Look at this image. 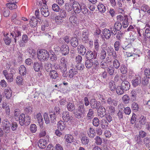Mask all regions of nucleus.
I'll list each match as a JSON object with an SVG mask.
<instances>
[{"instance_id":"1","label":"nucleus","mask_w":150,"mask_h":150,"mask_svg":"<svg viewBox=\"0 0 150 150\" xmlns=\"http://www.w3.org/2000/svg\"><path fill=\"white\" fill-rule=\"evenodd\" d=\"M38 57L40 61H44L48 59L49 54L47 51L46 50H41L37 53Z\"/></svg>"},{"instance_id":"2","label":"nucleus","mask_w":150,"mask_h":150,"mask_svg":"<svg viewBox=\"0 0 150 150\" xmlns=\"http://www.w3.org/2000/svg\"><path fill=\"white\" fill-rule=\"evenodd\" d=\"M97 56V52L95 50L92 51L89 50L86 53V57L87 59H91L93 60L96 58Z\"/></svg>"},{"instance_id":"3","label":"nucleus","mask_w":150,"mask_h":150,"mask_svg":"<svg viewBox=\"0 0 150 150\" xmlns=\"http://www.w3.org/2000/svg\"><path fill=\"white\" fill-rule=\"evenodd\" d=\"M81 5L77 2L74 1L73 2L72 5V9L75 13H79L81 12Z\"/></svg>"},{"instance_id":"4","label":"nucleus","mask_w":150,"mask_h":150,"mask_svg":"<svg viewBox=\"0 0 150 150\" xmlns=\"http://www.w3.org/2000/svg\"><path fill=\"white\" fill-rule=\"evenodd\" d=\"M122 82L120 85L125 91L129 90L130 87V84L129 82L126 80L125 77L121 79Z\"/></svg>"},{"instance_id":"5","label":"nucleus","mask_w":150,"mask_h":150,"mask_svg":"<svg viewBox=\"0 0 150 150\" xmlns=\"http://www.w3.org/2000/svg\"><path fill=\"white\" fill-rule=\"evenodd\" d=\"M2 124L5 132H6V133H8L10 131L11 126V124L9 121L7 119H5L3 121Z\"/></svg>"},{"instance_id":"6","label":"nucleus","mask_w":150,"mask_h":150,"mask_svg":"<svg viewBox=\"0 0 150 150\" xmlns=\"http://www.w3.org/2000/svg\"><path fill=\"white\" fill-rule=\"evenodd\" d=\"M101 105L100 107L99 108L98 110L97 114L98 116L102 118L104 117L106 115V110L104 107L105 105Z\"/></svg>"},{"instance_id":"7","label":"nucleus","mask_w":150,"mask_h":150,"mask_svg":"<svg viewBox=\"0 0 150 150\" xmlns=\"http://www.w3.org/2000/svg\"><path fill=\"white\" fill-rule=\"evenodd\" d=\"M142 82L141 78L139 75H136L134 79L132 80V82L133 86L136 87Z\"/></svg>"},{"instance_id":"8","label":"nucleus","mask_w":150,"mask_h":150,"mask_svg":"<svg viewBox=\"0 0 150 150\" xmlns=\"http://www.w3.org/2000/svg\"><path fill=\"white\" fill-rule=\"evenodd\" d=\"M144 32L143 35L144 36V39L142 40V42L145 43L147 40V38H150V28H147L146 29H144Z\"/></svg>"},{"instance_id":"9","label":"nucleus","mask_w":150,"mask_h":150,"mask_svg":"<svg viewBox=\"0 0 150 150\" xmlns=\"http://www.w3.org/2000/svg\"><path fill=\"white\" fill-rule=\"evenodd\" d=\"M77 50L79 54H80L82 56H84L86 53V49L82 45H79L77 46Z\"/></svg>"},{"instance_id":"10","label":"nucleus","mask_w":150,"mask_h":150,"mask_svg":"<svg viewBox=\"0 0 150 150\" xmlns=\"http://www.w3.org/2000/svg\"><path fill=\"white\" fill-rule=\"evenodd\" d=\"M11 38V37L13 38L14 42L16 43V42L17 39L16 38L18 37L21 36V32L18 30H16L15 32H13L10 33Z\"/></svg>"},{"instance_id":"11","label":"nucleus","mask_w":150,"mask_h":150,"mask_svg":"<svg viewBox=\"0 0 150 150\" xmlns=\"http://www.w3.org/2000/svg\"><path fill=\"white\" fill-rule=\"evenodd\" d=\"M60 50L62 54L64 55H67L69 53V47L66 45H63L60 49Z\"/></svg>"},{"instance_id":"12","label":"nucleus","mask_w":150,"mask_h":150,"mask_svg":"<svg viewBox=\"0 0 150 150\" xmlns=\"http://www.w3.org/2000/svg\"><path fill=\"white\" fill-rule=\"evenodd\" d=\"M62 118L64 121L67 122L71 120L72 118L71 116H69V112L68 111H64L63 112Z\"/></svg>"},{"instance_id":"13","label":"nucleus","mask_w":150,"mask_h":150,"mask_svg":"<svg viewBox=\"0 0 150 150\" xmlns=\"http://www.w3.org/2000/svg\"><path fill=\"white\" fill-rule=\"evenodd\" d=\"M91 108L93 109H96L97 110L101 105L99 101L94 100L93 101H91L90 103Z\"/></svg>"},{"instance_id":"14","label":"nucleus","mask_w":150,"mask_h":150,"mask_svg":"<svg viewBox=\"0 0 150 150\" xmlns=\"http://www.w3.org/2000/svg\"><path fill=\"white\" fill-rule=\"evenodd\" d=\"M41 12L42 14L44 17H47L49 15V11L47 8H46L45 6H43L41 9Z\"/></svg>"},{"instance_id":"15","label":"nucleus","mask_w":150,"mask_h":150,"mask_svg":"<svg viewBox=\"0 0 150 150\" xmlns=\"http://www.w3.org/2000/svg\"><path fill=\"white\" fill-rule=\"evenodd\" d=\"M50 79H55L59 77V74L55 70H52L50 71L49 75Z\"/></svg>"},{"instance_id":"16","label":"nucleus","mask_w":150,"mask_h":150,"mask_svg":"<svg viewBox=\"0 0 150 150\" xmlns=\"http://www.w3.org/2000/svg\"><path fill=\"white\" fill-rule=\"evenodd\" d=\"M38 19L35 16H33L31 18L30 24L31 27H35L37 25L38 21H39Z\"/></svg>"},{"instance_id":"17","label":"nucleus","mask_w":150,"mask_h":150,"mask_svg":"<svg viewBox=\"0 0 150 150\" xmlns=\"http://www.w3.org/2000/svg\"><path fill=\"white\" fill-rule=\"evenodd\" d=\"M102 33L103 36L106 39H108L110 38L111 34L109 29L105 28Z\"/></svg>"},{"instance_id":"18","label":"nucleus","mask_w":150,"mask_h":150,"mask_svg":"<svg viewBox=\"0 0 150 150\" xmlns=\"http://www.w3.org/2000/svg\"><path fill=\"white\" fill-rule=\"evenodd\" d=\"M49 24L48 22L46 21L45 23H44V24L42 25V30L43 31H45V32L43 33H44V34L45 35H49L48 33L45 32H47L48 30H49Z\"/></svg>"},{"instance_id":"19","label":"nucleus","mask_w":150,"mask_h":150,"mask_svg":"<svg viewBox=\"0 0 150 150\" xmlns=\"http://www.w3.org/2000/svg\"><path fill=\"white\" fill-rule=\"evenodd\" d=\"M87 134L89 137L94 138L96 134L95 130L92 128H89L87 131Z\"/></svg>"},{"instance_id":"20","label":"nucleus","mask_w":150,"mask_h":150,"mask_svg":"<svg viewBox=\"0 0 150 150\" xmlns=\"http://www.w3.org/2000/svg\"><path fill=\"white\" fill-rule=\"evenodd\" d=\"M81 140L82 144L86 146H88V144L89 142V139L86 136H83L81 139Z\"/></svg>"},{"instance_id":"21","label":"nucleus","mask_w":150,"mask_h":150,"mask_svg":"<svg viewBox=\"0 0 150 150\" xmlns=\"http://www.w3.org/2000/svg\"><path fill=\"white\" fill-rule=\"evenodd\" d=\"M78 111L83 115L86 112V108L83 103H81V104L80 103L78 107Z\"/></svg>"},{"instance_id":"22","label":"nucleus","mask_w":150,"mask_h":150,"mask_svg":"<svg viewBox=\"0 0 150 150\" xmlns=\"http://www.w3.org/2000/svg\"><path fill=\"white\" fill-rule=\"evenodd\" d=\"M93 64V60L91 59H87L85 62V65L86 67L88 69L91 68Z\"/></svg>"},{"instance_id":"23","label":"nucleus","mask_w":150,"mask_h":150,"mask_svg":"<svg viewBox=\"0 0 150 150\" xmlns=\"http://www.w3.org/2000/svg\"><path fill=\"white\" fill-rule=\"evenodd\" d=\"M78 73L77 69L75 68H72L70 69L69 72V77L71 78L74 77V76L76 75Z\"/></svg>"},{"instance_id":"24","label":"nucleus","mask_w":150,"mask_h":150,"mask_svg":"<svg viewBox=\"0 0 150 150\" xmlns=\"http://www.w3.org/2000/svg\"><path fill=\"white\" fill-rule=\"evenodd\" d=\"M71 44L72 47H77L79 44V40L76 38L74 37L71 39L70 40Z\"/></svg>"},{"instance_id":"25","label":"nucleus","mask_w":150,"mask_h":150,"mask_svg":"<svg viewBox=\"0 0 150 150\" xmlns=\"http://www.w3.org/2000/svg\"><path fill=\"white\" fill-rule=\"evenodd\" d=\"M35 118L37 119V121L39 125L41 126L43 123V120L41 114L40 112L38 113L36 115Z\"/></svg>"},{"instance_id":"26","label":"nucleus","mask_w":150,"mask_h":150,"mask_svg":"<svg viewBox=\"0 0 150 150\" xmlns=\"http://www.w3.org/2000/svg\"><path fill=\"white\" fill-rule=\"evenodd\" d=\"M38 146L41 149H44L46 147V142L42 139H40L38 142Z\"/></svg>"},{"instance_id":"27","label":"nucleus","mask_w":150,"mask_h":150,"mask_svg":"<svg viewBox=\"0 0 150 150\" xmlns=\"http://www.w3.org/2000/svg\"><path fill=\"white\" fill-rule=\"evenodd\" d=\"M19 73L21 75L24 76L26 73V68L24 65H21L19 68Z\"/></svg>"},{"instance_id":"28","label":"nucleus","mask_w":150,"mask_h":150,"mask_svg":"<svg viewBox=\"0 0 150 150\" xmlns=\"http://www.w3.org/2000/svg\"><path fill=\"white\" fill-rule=\"evenodd\" d=\"M115 90L117 93L120 95L123 94L125 91L120 85L117 86Z\"/></svg>"},{"instance_id":"29","label":"nucleus","mask_w":150,"mask_h":150,"mask_svg":"<svg viewBox=\"0 0 150 150\" xmlns=\"http://www.w3.org/2000/svg\"><path fill=\"white\" fill-rule=\"evenodd\" d=\"M109 124L106 120L103 119L100 122V125L103 129H107L108 127Z\"/></svg>"},{"instance_id":"30","label":"nucleus","mask_w":150,"mask_h":150,"mask_svg":"<svg viewBox=\"0 0 150 150\" xmlns=\"http://www.w3.org/2000/svg\"><path fill=\"white\" fill-rule=\"evenodd\" d=\"M67 108L69 111L72 112L75 109V106L74 103L69 102L67 105Z\"/></svg>"},{"instance_id":"31","label":"nucleus","mask_w":150,"mask_h":150,"mask_svg":"<svg viewBox=\"0 0 150 150\" xmlns=\"http://www.w3.org/2000/svg\"><path fill=\"white\" fill-rule=\"evenodd\" d=\"M52 64L49 62H46L45 63L44 68L47 72L50 71L52 69Z\"/></svg>"},{"instance_id":"32","label":"nucleus","mask_w":150,"mask_h":150,"mask_svg":"<svg viewBox=\"0 0 150 150\" xmlns=\"http://www.w3.org/2000/svg\"><path fill=\"white\" fill-rule=\"evenodd\" d=\"M69 21L73 25H74L77 23V18L75 16H72L69 18Z\"/></svg>"},{"instance_id":"33","label":"nucleus","mask_w":150,"mask_h":150,"mask_svg":"<svg viewBox=\"0 0 150 150\" xmlns=\"http://www.w3.org/2000/svg\"><path fill=\"white\" fill-rule=\"evenodd\" d=\"M97 6L98 10L101 13H104L106 10V7L102 4H99Z\"/></svg>"},{"instance_id":"34","label":"nucleus","mask_w":150,"mask_h":150,"mask_svg":"<svg viewBox=\"0 0 150 150\" xmlns=\"http://www.w3.org/2000/svg\"><path fill=\"white\" fill-rule=\"evenodd\" d=\"M25 116L23 113L21 114L19 117V122L21 126L25 124Z\"/></svg>"},{"instance_id":"35","label":"nucleus","mask_w":150,"mask_h":150,"mask_svg":"<svg viewBox=\"0 0 150 150\" xmlns=\"http://www.w3.org/2000/svg\"><path fill=\"white\" fill-rule=\"evenodd\" d=\"M41 66L40 63L36 62L34 63L33 67L34 70L36 71H39L40 70Z\"/></svg>"},{"instance_id":"36","label":"nucleus","mask_w":150,"mask_h":150,"mask_svg":"<svg viewBox=\"0 0 150 150\" xmlns=\"http://www.w3.org/2000/svg\"><path fill=\"white\" fill-rule=\"evenodd\" d=\"M15 3V2H11L6 4V5L11 10L16 9L17 7V6Z\"/></svg>"},{"instance_id":"37","label":"nucleus","mask_w":150,"mask_h":150,"mask_svg":"<svg viewBox=\"0 0 150 150\" xmlns=\"http://www.w3.org/2000/svg\"><path fill=\"white\" fill-rule=\"evenodd\" d=\"M107 103L110 105H114L116 106L117 104V102L116 100L111 98H108L107 99Z\"/></svg>"},{"instance_id":"38","label":"nucleus","mask_w":150,"mask_h":150,"mask_svg":"<svg viewBox=\"0 0 150 150\" xmlns=\"http://www.w3.org/2000/svg\"><path fill=\"white\" fill-rule=\"evenodd\" d=\"M4 93L6 96V97L7 98H9L11 96L12 92L11 90L9 88H7L5 90Z\"/></svg>"},{"instance_id":"39","label":"nucleus","mask_w":150,"mask_h":150,"mask_svg":"<svg viewBox=\"0 0 150 150\" xmlns=\"http://www.w3.org/2000/svg\"><path fill=\"white\" fill-rule=\"evenodd\" d=\"M81 11L84 14H86L88 13V10L87 7L83 3L81 5Z\"/></svg>"},{"instance_id":"40","label":"nucleus","mask_w":150,"mask_h":150,"mask_svg":"<svg viewBox=\"0 0 150 150\" xmlns=\"http://www.w3.org/2000/svg\"><path fill=\"white\" fill-rule=\"evenodd\" d=\"M65 139L66 142L68 143H71L73 141V137L70 134L66 135L65 136Z\"/></svg>"},{"instance_id":"41","label":"nucleus","mask_w":150,"mask_h":150,"mask_svg":"<svg viewBox=\"0 0 150 150\" xmlns=\"http://www.w3.org/2000/svg\"><path fill=\"white\" fill-rule=\"evenodd\" d=\"M106 55V53L104 49H103L100 54L99 58L100 60H103L105 58Z\"/></svg>"},{"instance_id":"42","label":"nucleus","mask_w":150,"mask_h":150,"mask_svg":"<svg viewBox=\"0 0 150 150\" xmlns=\"http://www.w3.org/2000/svg\"><path fill=\"white\" fill-rule=\"evenodd\" d=\"M92 123L94 126L96 127H98L100 124L99 119L97 117H95L93 120Z\"/></svg>"},{"instance_id":"43","label":"nucleus","mask_w":150,"mask_h":150,"mask_svg":"<svg viewBox=\"0 0 150 150\" xmlns=\"http://www.w3.org/2000/svg\"><path fill=\"white\" fill-rule=\"evenodd\" d=\"M146 117L143 115H141L139 119V123L142 125H144L146 124Z\"/></svg>"},{"instance_id":"44","label":"nucleus","mask_w":150,"mask_h":150,"mask_svg":"<svg viewBox=\"0 0 150 150\" xmlns=\"http://www.w3.org/2000/svg\"><path fill=\"white\" fill-rule=\"evenodd\" d=\"M50 116L51 122L53 123H55L57 121V119L56 116L55 112H53L52 114H50Z\"/></svg>"},{"instance_id":"45","label":"nucleus","mask_w":150,"mask_h":150,"mask_svg":"<svg viewBox=\"0 0 150 150\" xmlns=\"http://www.w3.org/2000/svg\"><path fill=\"white\" fill-rule=\"evenodd\" d=\"M113 27L115 28V29L117 31H120L121 29L122 25L120 22L117 21L114 23Z\"/></svg>"},{"instance_id":"46","label":"nucleus","mask_w":150,"mask_h":150,"mask_svg":"<svg viewBox=\"0 0 150 150\" xmlns=\"http://www.w3.org/2000/svg\"><path fill=\"white\" fill-rule=\"evenodd\" d=\"M4 16L5 17H8L10 14V11L8 8H4L2 10Z\"/></svg>"},{"instance_id":"47","label":"nucleus","mask_w":150,"mask_h":150,"mask_svg":"<svg viewBox=\"0 0 150 150\" xmlns=\"http://www.w3.org/2000/svg\"><path fill=\"white\" fill-rule=\"evenodd\" d=\"M65 124L64 122L62 121H59L58 123V129H60L62 130L64 129L65 128Z\"/></svg>"},{"instance_id":"48","label":"nucleus","mask_w":150,"mask_h":150,"mask_svg":"<svg viewBox=\"0 0 150 150\" xmlns=\"http://www.w3.org/2000/svg\"><path fill=\"white\" fill-rule=\"evenodd\" d=\"M67 64H60L59 66V69L63 73H65L67 71Z\"/></svg>"},{"instance_id":"49","label":"nucleus","mask_w":150,"mask_h":150,"mask_svg":"<svg viewBox=\"0 0 150 150\" xmlns=\"http://www.w3.org/2000/svg\"><path fill=\"white\" fill-rule=\"evenodd\" d=\"M122 100L125 103L127 104L129 103L130 98L126 94L123 96Z\"/></svg>"},{"instance_id":"50","label":"nucleus","mask_w":150,"mask_h":150,"mask_svg":"<svg viewBox=\"0 0 150 150\" xmlns=\"http://www.w3.org/2000/svg\"><path fill=\"white\" fill-rule=\"evenodd\" d=\"M114 68L113 67H110L108 68L107 69V72L110 76H112L114 74Z\"/></svg>"},{"instance_id":"51","label":"nucleus","mask_w":150,"mask_h":150,"mask_svg":"<svg viewBox=\"0 0 150 150\" xmlns=\"http://www.w3.org/2000/svg\"><path fill=\"white\" fill-rule=\"evenodd\" d=\"M131 100L133 102L136 100V92L134 90L132 91L130 93Z\"/></svg>"},{"instance_id":"52","label":"nucleus","mask_w":150,"mask_h":150,"mask_svg":"<svg viewBox=\"0 0 150 150\" xmlns=\"http://www.w3.org/2000/svg\"><path fill=\"white\" fill-rule=\"evenodd\" d=\"M87 117L89 119H92L93 117L94 112L92 109H89L87 115Z\"/></svg>"},{"instance_id":"53","label":"nucleus","mask_w":150,"mask_h":150,"mask_svg":"<svg viewBox=\"0 0 150 150\" xmlns=\"http://www.w3.org/2000/svg\"><path fill=\"white\" fill-rule=\"evenodd\" d=\"M63 18L60 16L59 15L57 16L55 18V22L57 24H60L63 22Z\"/></svg>"},{"instance_id":"54","label":"nucleus","mask_w":150,"mask_h":150,"mask_svg":"<svg viewBox=\"0 0 150 150\" xmlns=\"http://www.w3.org/2000/svg\"><path fill=\"white\" fill-rule=\"evenodd\" d=\"M137 32L138 34L139 35V36L138 37L139 40L142 42L143 40L142 39V34L143 35V33L144 32V30L141 29L139 30H138Z\"/></svg>"},{"instance_id":"55","label":"nucleus","mask_w":150,"mask_h":150,"mask_svg":"<svg viewBox=\"0 0 150 150\" xmlns=\"http://www.w3.org/2000/svg\"><path fill=\"white\" fill-rule=\"evenodd\" d=\"M113 64V67L116 69H118L120 67V62L117 59H115L114 60Z\"/></svg>"},{"instance_id":"56","label":"nucleus","mask_w":150,"mask_h":150,"mask_svg":"<svg viewBox=\"0 0 150 150\" xmlns=\"http://www.w3.org/2000/svg\"><path fill=\"white\" fill-rule=\"evenodd\" d=\"M132 110L135 111L136 112L139 110V107L137 103L134 102L132 105Z\"/></svg>"},{"instance_id":"57","label":"nucleus","mask_w":150,"mask_h":150,"mask_svg":"<svg viewBox=\"0 0 150 150\" xmlns=\"http://www.w3.org/2000/svg\"><path fill=\"white\" fill-rule=\"evenodd\" d=\"M121 43L119 41H116L114 44V47L115 51H118L120 48Z\"/></svg>"},{"instance_id":"58","label":"nucleus","mask_w":150,"mask_h":150,"mask_svg":"<svg viewBox=\"0 0 150 150\" xmlns=\"http://www.w3.org/2000/svg\"><path fill=\"white\" fill-rule=\"evenodd\" d=\"M59 14V16L63 18H65L67 16V13L66 11L62 9H60Z\"/></svg>"},{"instance_id":"59","label":"nucleus","mask_w":150,"mask_h":150,"mask_svg":"<svg viewBox=\"0 0 150 150\" xmlns=\"http://www.w3.org/2000/svg\"><path fill=\"white\" fill-rule=\"evenodd\" d=\"M106 110L111 113H114L115 112V108L112 106H109L106 108Z\"/></svg>"},{"instance_id":"60","label":"nucleus","mask_w":150,"mask_h":150,"mask_svg":"<svg viewBox=\"0 0 150 150\" xmlns=\"http://www.w3.org/2000/svg\"><path fill=\"white\" fill-rule=\"evenodd\" d=\"M95 143L98 145H100L102 143V139L98 136H97L94 139Z\"/></svg>"},{"instance_id":"61","label":"nucleus","mask_w":150,"mask_h":150,"mask_svg":"<svg viewBox=\"0 0 150 150\" xmlns=\"http://www.w3.org/2000/svg\"><path fill=\"white\" fill-rule=\"evenodd\" d=\"M8 35V34L5 36V38H4V40L5 43L6 45H9L11 42V38H9L7 36Z\"/></svg>"},{"instance_id":"62","label":"nucleus","mask_w":150,"mask_h":150,"mask_svg":"<svg viewBox=\"0 0 150 150\" xmlns=\"http://www.w3.org/2000/svg\"><path fill=\"white\" fill-rule=\"evenodd\" d=\"M52 8L53 10L55 12H59L60 10L59 6L56 4H54L52 5Z\"/></svg>"},{"instance_id":"63","label":"nucleus","mask_w":150,"mask_h":150,"mask_svg":"<svg viewBox=\"0 0 150 150\" xmlns=\"http://www.w3.org/2000/svg\"><path fill=\"white\" fill-rule=\"evenodd\" d=\"M6 79L10 82H12L13 80V75L11 73H9L6 77Z\"/></svg>"},{"instance_id":"64","label":"nucleus","mask_w":150,"mask_h":150,"mask_svg":"<svg viewBox=\"0 0 150 150\" xmlns=\"http://www.w3.org/2000/svg\"><path fill=\"white\" fill-rule=\"evenodd\" d=\"M144 142L146 146L148 147H150V139L148 137H146L144 139Z\"/></svg>"}]
</instances>
